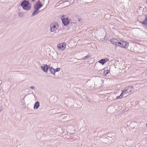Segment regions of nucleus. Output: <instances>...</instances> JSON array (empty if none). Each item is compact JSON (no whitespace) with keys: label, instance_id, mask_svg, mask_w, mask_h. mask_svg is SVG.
Wrapping results in <instances>:
<instances>
[{"label":"nucleus","instance_id":"nucleus-27","mask_svg":"<svg viewBox=\"0 0 147 147\" xmlns=\"http://www.w3.org/2000/svg\"><path fill=\"white\" fill-rule=\"evenodd\" d=\"M107 138H105V140H107Z\"/></svg>","mask_w":147,"mask_h":147},{"label":"nucleus","instance_id":"nucleus-15","mask_svg":"<svg viewBox=\"0 0 147 147\" xmlns=\"http://www.w3.org/2000/svg\"><path fill=\"white\" fill-rule=\"evenodd\" d=\"M109 72V71L108 70H106L105 71L103 70V76H106L108 74Z\"/></svg>","mask_w":147,"mask_h":147},{"label":"nucleus","instance_id":"nucleus-18","mask_svg":"<svg viewBox=\"0 0 147 147\" xmlns=\"http://www.w3.org/2000/svg\"><path fill=\"white\" fill-rule=\"evenodd\" d=\"M18 16L20 17H22L23 16V13L22 12H19L18 13Z\"/></svg>","mask_w":147,"mask_h":147},{"label":"nucleus","instance_id":"nucleus-3","mask_svg":"<svg viewBox=\"0 0 147 147\" xmlns=\"http://www.w3.org/2000/svg\"><path fill=\"white\" fill-rule=\"evenodd\" d=\"M133 88H134L132 86L126 87L124 90L122 91V92L123 94V95H124L131 92L132 89Z\"/></svg>","mask_w":147,"mask_h":147},{"label":"nucleus","instance_id":"nucleus-31","mask_svg":"<svg viewBox=\"0 0 147 147\" xmlns=\"http://www.w3.org/2000/svg\"><path fill=\"white\" fill-rule=\"evenodd\" d=\"M43 2H44L45 1V0H43Z\"/></svg>","mask_w":147,"mask_h":147},{"label":"nucleus","instance_id":"nucleus-13","mask_svg":"<svg viewBox=\"0 0 147 147\" xmlns=\"http://www.w3.org/2000/svg\"><path fill=\"white\" fill-rule=\"evenodd\" d=\"M50 70V71L51 72V73H52L53 74H54L55 72V69H53L52 67H49V69Z\"/></svg>","mask_w":147,"mask_h":147},{"label":"nucleus","instance_id":"nucleus-21","mask_svg":"<svg viewBox=\"0 0 147 147\" xmlns=\"http://www.w3.org/2000/svg\"><path fill=\"white\" fill-rule=\"evenodd\" d=\"M112 134H108V137L111 138V137H112Z\"/></svg>","mask_w":147,"mask_h":147},{"label":"nucleus","instance_id":"nucleus-22","mask_svg":"<svg viewBox=\"0 0 147 147\" xmlns=\"http://www.w3.org/2000/svg\"><path fill=\"white\" fill-rule=\"evenodd\" d=\"M62 1L63 3H65V2H67L68 3H69V2L67 1V0H62Z\"/></svg>","mask_w":147,"mask_h":147},{"label":"nucleus","instance_id":"nucleus-11","mask_svg":"<svg viewBox=\"0 0 147 147\" xmlns=\"http://www.w3.org/2000/svg\"><path fill=\"white\" fill-rule=\"evenodd\" d=\"M35 10L33 11V13L32 14V16H34L38 14L40 11H39V9L37 8H34Z\"/></svg>","mask_w":147,"mask_h":147},{"label":"nucleus","instance_id":"nucleus-4","mask_svg":"<svg viewBox=\"0 0 147 147\" xmlns=\"http://www.w3.org/2000/svg\"><path fill=\"white\" fill-rule=\"evenodd\" d=\"M129 45V43L127 41L120 40V42L118 46L122 48H127Z\"/></svg>","mask_w":147,"mask_h":147},{"label":"nucleus","instance_id":"nucleus-12","mask_svg":"<svg viewBox=\"0 0 147 147\" xmlns=\"http://www.w3.org/2000/svg\"><path fill=\"white\" fill-rule=\"evenodd\" d=\"M39 106V102L38 101L35 102L34 105V109H37Z\"/></svg>","mask_w":147,"mask_h":147},{"label":"nucleus","instance_id":"nucleus-2","mask_svg":"<svg viewBox=\"0 0 147 147\" xmlns=\"http://www.w3.org/2000/svg\"><path fill=\"white\" fill-rule=\"evenodd\" d=\"M59 26L58 23L56 22L52 23L50 25L51 32H54L55 31L58 29Z\"/></svg>","mask_w":147,"mask_h":147},{"label":"nucleus","instance_id":"nucleus-16","mask_svg":"<svg viewBox=\"0 0 147 147\" xmlns=\"http://www.w3.org/2000/svg\"><path fill=\"white\" fill-rule=\"evenodd\" d=\"M123 96H124L123 94H122V92L121 94L119 96H118L117 97L116 99L121 98L123 97Z\"/></svg>","mask_w":147,"mask_h":147},{"label":"nucleus","instance_id":"nucleus-6","mask_svg":"<svg viewBox=\"0 0 147 147\" xmlns=\"http://www.w3.org/2000/svg\"><path fill=\"white\" fill-rule=\"evenodd\" d=\"M42 6L43 4L41 3V2L39 0H38L34 5V8H36L39 9Z\"/></svg>","mask_w":147,"mask_h":147},{"label":"nucleus","instance_id":"nucleus-30","mask_svg":"<svg viewBox=\"0 0 147 147\" xmlns=\"http://www.w3.org/2000/svg\"><path fill=\"white\" fill-rule=\"evenodd\" d=\"M73 23H74V24H75V23H74V22H73Z\"/></svg>","mask_w":147,"mask_h":147},{"label":"nucleus","instance_id":"nucleus-19","mask_svg":"<svg viewBox=\"0 0 147 147\" xmlns=\"http://www.w3.org/2000/svg\"><path fill=\"white\" fill-rule=\"evenodd\" d=\"M55 72L57 71H58L60 70V68H57L56 69H55Z\"/></svg>","mask_w":147,"mask_h":147},{"label":"nucleus","instance_id":"nucleus-8","mask_svg":"<svg viewBox=\"0 0 147 147\" xmlns=\"http://www.w3.org/2000/svg\"><path fill=\"white\" fill-rule=\"evenodd\" d=\"M110 42L113 44L118 46V45L119 44L120 40L113 38L110 40Z\"/></svg>","mask_w":147,"mask_h":147},{"label":"nucleus","instance_id":"nucleus-26","mask_svg":"<svg viewBox=\"0 0 147 147\" xmlns=\"http://www.w3.org/2000/svg\"><path fill=\"white\" fill-rule=\"evenodd\" d=\"M81 20L80 19H79L78 20V21L80 22Z\"/></svg>","mask_w":147,"mask_h":147},{"label":"nucleus","instance_id":"nucleus-28","mask_svg":"<svg viewBox=\"0 0 147 147\" xmlns=\"http://www.w3.org/2000/svg\"><path fill=\"white\" fill-rule=\"evenodd\" d=\"M32 1H34L35 0H31Z\"/></svg>","mask_w":147,"mask_h":147},{"label":"nucleus","instance_id":"nucleus-23","mask_svg":"<svg viewBox=\"0 0 147 147\" xmlns=\"http://www.w3.org/2000/svg\"><path fill=\"white\" fill-rule=\"evenodd\" d=\"M30 88L31 89H34V87L33 86H31Z\"/></svg>","mask_w":147,"mask_h":147},{"label":"nucleus","instance_id":"nucleus-25","mask_svg":"<svg viewBox=\"0 0 147 147\" xmlns=\"http://www.w3.org/2000/svg\"><path fill=\"white\" fill-rule=\"evenodd\" d=\"M2 82L1 81H0V84H1Z\"/></svg>","mask_w":147,"mask_h":147},{"label":"nucleus","instance_id":"nucleus-14","mask_svg":"<svg viewBox=\"0 0 147 147\" xmlns=\"http://www.w3.org/2000/svg\"><path fill=\"white\" fill-rule=\"evenodd\" d=\"M142 24L145 26H147V16L145 17L144 21L142 22Z\"/></svg>","mask_w":147,"mask_h":147},{"label":"nucleus","instance_id":"nucleus-9","mask_svg":"<svg viewBox=\"0 0 147 147\" xmlns=\"http://www.w3.org/2000/svg\"><path fill=\"white\" fill-rule=\"evenodd\" d=\"M49 67H50L47 64L44 65H42L41 66V69L45 72H47Z\"/></svg>","mask_w":147,"mask_h":147},{"label":"nucleus","instance_id":"nucleus-20","mask_svg":"<svg viewBox=\"0 0 147 147\" xmlns=\"http://www.w3.org/2000/svg\"><path fill=\"white\" fill-rule=\"evenodd\" d=\"M115 137V135L114 134H112V137L111 138H112L113 139H114Z\"/></svg>","mask_w":147,"mask_h":147},{"label":"nucleus","instance_id":"nucleus-24","mask_svg":"<svg viewBox=\"0 0 147 147\" xmlns=\"http://www.w3.org/2000/svg\"><path fill=\"white\" fill-rule=\"evenodd\" d=\"M51 35L52 36H53V35ZM54 36V37H57V36Z\"/></svg>","mask_w":147,"mask_h":147},{"label":"nucleus","instance_id":"nucleus-17","mask_svg":"<svg viewBox=\"0 0 147 147\" xmlns=\"http://www.w3.org/2000/svg\"><path fill=\"white\" fill-rule=\"evenodd\" d=\"M90 57V56L89 55H88L86 57H83L82 58V59H84L85 58H89Z\"/></svg>","mask_w":147,"mask_h":147},{"label":"nucleus","instance_id":"nucleus-29","mask_svg":"<svg viewBox=\"0 0 147 147\" xmlns=\"http://www.w3.org/2000/svg\"><path fill=\"white\" fill-rule=\"evenodd\" d=\"M146 127L147 128V123L146 124Z\"/></svg>","mask_w":147,"mask_h":147},{"label":"nucleus","instance_id":"nucleus-7","mask_svg":"<svg viewBox=\"0 0 147 147\" xmlns=\"http://www.w3.org/2000/svg\"><path fill=\"white\" fill-rule=\"evenodd\" d=\"M66 47V45L64 43L59 44L57 45V48L58 49L61 50H63Z\"/></svg>","mask_w":147,"mask_h":147},{"label":"nucleus","instance_id":"nucleus-5","mask_svg":"<svg viewBox=\"0 0 147 147\" xmlns=\"http://www.w3.org/2000/svg\"><path fill=\"white\" fill-rule=\"evenodd\" d=\"M61 20L63 25L65 26L67 25L69 23L68 18H66L64 16L62 17Z\"/></svg>","mask_w":147,"mask_h":147},{"label":"nucleus","instance_id":"nucleus-1","mask_svg":"<svg viewBox=\"0 0 147 147\" xmlns=\"http://www.w3.org/2000/svg\"><path fill=\"white\" fill-rule=\"evenodd\" d=\"M21 5L23 9L26 10H29L31 9V5L30 2L26 0H24L22 2Z\"/></svg>","mask_w":147,"mask_h":147},{"label":"nucleus","instance_id":"nucleus-10","mask_svg":"<svg viewBox=\"0 0 147 147\" xmlns=\"http://www.w3.org/2000/svg\"><path fill=\"white\" fill-rule=\"evenodd\" d=\"M109 61V59H108L106 58L105 59H102L98 61V62L101 64L102 65H104L105 63L107 61Z\"/></svg>","mask_w":147,"mask_h":147}]
</instances>
